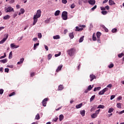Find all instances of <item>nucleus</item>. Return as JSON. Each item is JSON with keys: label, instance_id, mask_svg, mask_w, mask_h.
Segmentation results:
<instances>
[{"label": "nucleus", "instance_id": "f257e3e1", "mask_svg": "<svg viewBox=\"0 0 124 124\" xmlns=\"http://www.w3.org/2000/svg\"><path fill=\"white\" fill-rule=\"evenodd\" d=\"M41 16V11L40 10H38L37 11V13L36 15H34L33 17V26H34L35 24L37 23V21H38V18H40Z\"/></svg>", "mask_w": 124, "mask_h": 124}, {"label": "nucleus", "instance_id": "f03ea898", "mask_svg": "<svg viewBox=\"0 0 124 124\" xmlns=\"http://www.w3.org/2000/svg\"><path fill=\"white\" fill-rule=\"evenodd\" d=\"M76 53V48H72L67 50V53L70 57H73Z\"/></svg>", "mask_w": 124, "mask_h": 124}, {"label": "nucleus", "instance_id": "7ed1b4c3", "mask_svg": "<svg viewBox=\"0 0 124 124\" xmlns=\"http://www.w3.org/2000/svg\"><path fill=\"white\" fill-rule=\"evenodd\" d=\"M62 18L64 20H66L67 19V12L64 11L62 13Z\"/></svg>", "mask_w": 124, "mask_h": 124}, {"label": "nucleus", "instance_id": "20e7f679", "mask_svg": "<svg viewBox=\"0 0 124 124\" xmlns=\"http://www.w3.org/2000/svg\"><path fill=\"white\" fill-rule=\"evenodd\" d=\"M4 36L5 37L0 41V44H3V43H4L6 40H7V38H8V34H5Z\"/></svg>", "mask_w": 124, "mask_h": 124}, {"label": "nucleus", "instance_id": "39448f33", "mask_svg": "<svg viewBox=\"0 0 124 124\" xmlns=\"http://www.w3.org/2000/svg\"><path fill=\"white\" fill-rule=\"evenodd\" d=\"M101 36V33L100 32H97L96 33L97 41L98 43H100V36Z\"/></svg>", "mask_w": 124, "mask_h": 124}, {"label": "nucleus", "instance_id": "423d86ee", "mask_svg": "<svg viewBox=\"0 0 124 124\" xmlns=\"http://www.w3.org/2000/svg\"><path fill=\"white\" fill-rule=\"evenodd\" d=\"M107 91H108V88H105L103 90L100 91L98 93V94L100 95H102V94H104V93H106V92H107Z\"/></svg>", "mask_w": 124, "mask_h": 124}, {"label": "nucleus", "instance_id": "0eeeda50", "mask_svg": "<svg viewBox=\"0 0 124 124\" xmlns=\"http://www.w3.org/2000/svg\"><path fill=\"white\" fill-rule=\"evenodd\" d=\"M5 11L6 13L11 12L12 11L14 12V9H13V8L11 7V6H9L6 9V10H5Z\"/></svg>", "mask_w": 124, "mask_h": 124}, {"label": "nucleus", "instance_id": "6e6552de", "mask_svg": "<svg viewBox=\"0 0 124 124\" xmlns=\"http://www.w3.org/2000/svg\"><path fill=\"white\" fill-rule=\"evenodd\" d=\"M47 101H48V98H45L43 101H42V104L43 106H44V107H46V104H47Z\"/></svg>", "mask_w": 124, "mask_h": 124}, {"label": "nucleus", "instance_id": "1a4fd4ad", "mask_svg": "<svg viewBox=\"0 0 124 124\" xmlns=\"http://www.w3.org/2000/svg\"><path fill=\"white\" fill-rule=\"evenodd\" d=\"M12 49H14L15 48H19V45H15V44H11L10 45Z\"/></svg>", "mask_w": 124, "mask_h": 124}, {"label": "nucleus", "instance_id": "9d476101", "mask_svg": "<svg viewBox=\"0 0 124 124\" xmlns=\"http://www.w3.org/2000/svg\"><path fill=\"white\" fill-rule=\"evenodd\" d=\"M88 3L91 5H94V4H95V0H89Z\"/></svg>", "mask_w": 124, "mask_h": 124}, {"label": "nucleus", "instance_id": "9b49d317", "mask_svg": "<svg viewBox=\"0 0 124 124\" xmlns=\"http://www.w3.org/2000/svg\"><path fill=\"white\" fill-rule=\"evenodd\" d=\"M90 78L91 79H90L91 82H92L93 80V79H96V77H95V76L93 75H90Z\"/></svg>", "mask_w": 124, "mask_h": 124}, {"label": "nucleus", "instance_id": "f8f14e48", "mask_svg": "<svg viewBox=\"0 0 124 124\" xmlns=\"http://www.w3.org/2000/svg\"><path fill=\"white\" fill-rule=\"evenodd\" d=\"M86 113V111L85 110H82L80 111V114L81 115L82 117H84L85 116V114Z\"/></svg>", "mask_w": 124, "mask_h": 124}, {"label": "nucleus", "instance_id": "ddd939ff", "mask_svg": "<svg viewBox=\"0 0 124 124\" xmlns=\"http://www.w3.org/2000/svg\"><path fill=\"white\" fill-rule=\"evenodd\" d=\"M76 31H83V28H80L79 27L77 26L76 27Z\"/></svg>", "mask_w": 124, "mask_h": 124}, {"label": "nucleus", "instance_id": "4468645a", "mask_svg": "<svg viewBox=\"0 0 124 124\" xmlns=\"http://www.w3.org/2000/svg\"><path fill=\"white\" fill-rule=\"evenodd\" d=\"M69 36L70 39H73L74 38V33L73 32H71L69 34Z\"/></svg>", "mask_w": 124, "mask_h": 124}, {"label": "nucleus", "instance_id": "2eb2a0df", "mask_svg": "<svg viewBox=\"0 0 124 124\" xmlns=\"http://www.w3.org/2000/svg\"><path fill=\"white\" fill-rule=\"evenodd\" d=\"M62 68V65H60L59 66H58L57 69H56V72H59V71H61Z\"/></svg>", "mask_w": 124, "mask_h": 124}, {"label": "nucleus", "instance_id": "dca6fc26", "mask_svg": "<svg viewBox=\"0 0 124 124\" xmlns=\"http://www.w3.org/2000/svg\"><path fill=\"white\" fill-rule=\"evenodd\" d=\"M0 62H1L2 63H6L7 62V59H5L3 60H0Z\"/></svg>", "mask_w": 124, "mask_h": 124}, {"label": "nucleus", "instance_id": "f3484780", "mask_svg": "<svg viewBox=\"0 0 124 124\" xmlns=\"http://www.w3.org/2000/svg\"><path fill=\"white\" fill-rule=\"evenodd\" d=\"M108 2L109 5H113L114 4H116V3L114 2L112 0H109Z\"/></svg>", "mask_w": 124, "mask_h": 124}, {"label": "nucleus", "instance_id": "a211bd4d", "mask_svg": "<svg viewBox=\"0 0 124 124\" xmlns=\"http://www.w3.org/2000/svg\"><path fill=\"white\" fill-rule=\"evenodd\" d=\"M104 108H105V106L102 105H100L97 107V109H104Z\"/></svg>", "mask_w": 124, "mask_h": 124}, {"label": "nucleus", "instance_id": "6ab92c4d", "mask_svg": "<svg viewBox=\"0 0 124 124\" xmlns=\"http://www.w3.org/2000/svg\"><path fill=\"white\" fill-rule=\"evenodd\" d=\"M60 13H61V11L57 10L55 12L54 15L55 16H59V15H60Z\"/></svg>", "mask_w": 124, "mask_h": 124}, {"label": "nucleus", "instance_id": "aec40b11", "mask_svg": "<svg viewBox=\"0 0 124 124\" xmlns=\"http://www.w3.org/2000/svg\"><path fill=\"white\" fill-rule=\"evenodd\" d=\"M53 39H60L61 38V36L59 35H56L53 37Z\"/></svg>", "mask_w": 124, "mask_h": 124}, {"label": "nucleus", "instance_id": "412c9836", "mask_svg": "<svg viewBox=\"0 0 124 124\" xmlns=\"http://www.w3.org/2000/svg\"><path fill=\"white\" fill-rule=\"evenodd\" d=\"M10 18V16L7 15L6 16H4L3 17V19L4 20H8Z\"/></svg>", "mask_w": 124, "mask_h": 124}, {"label": "nucleus", "instance_id": "4be33fe9", "mask_svg": "<svg viewBox=\"0 0 124 124\" xmlns=\"http://www.w3.org/2000/svg\"><path fill=\"white\" fill-rule=\"evenodd\" d=\"M82 105H83V104L80 103L78 105H76V108H77V109H79V108H81V107H82Z\"/></svg>", "mask_w": 124, "mask_h": 124}, {"label": "nucleus", "instance_id": "5701e85b", "mask_svg": "<svg viewBox=\"0 0 124 124\" xmlns=\"http://www.w3.org/2000/svg\"><path fill=\"white\" fill-rule=\"evenodd\" d=\"M93 41H96V40H97V39H96V36H95V33H93Z\"/></svg>", "mask_w": 124, "mask_h": 124}, {"label": "nucleus", "instance_id": "b1692460", "mask_svg": "<svg viewBox=\"0 0 124 124\" xmlns=\"http://www.w3.org/2000/svg\"><path fill=\"white\" fill-rule=\"evenodd\" d=\"M117 108H119V109H121L122 108V104H121L120 103H117Z\"/></svg>", "mask_w": 124, "mask_h": 124}, {"label": "nucleus", "instance_id": "393cba45", "mask_svg": "<svg viewBox=\"0 0 124 124\" xmlns=\"http://www.w3.org/2000/svg\"><path fill=\"white\" fill-rule=\"evenodd\" d=\"M64 116L62 114H61L59 116V120L60 122H62V119H63Z\"/></svg>", "mask_w": 124, "mask_h": 124}, {"label": "nucleus", "instance_id": "a878e982", "mask_svg": "<svg viewBox=\"0 0 124 124\" xmlns=\"http://www.w3.org/2000/svg\"><path fill=\"white\" fill-rule=\"evenodd\" d=\"M39 46V43H36L34 44L33 50H36V46Z\"/></svg>", "mask_w": 124, "mask_h": 124}, {"label": "nucleus", "instance_id": "bb28decb", "mask_svg": "<svg viewBox=\"0 0 124 124\" xmlns=\"http://www.w3.org/2000/svg\"><path fill=\"white\" fill-rule=\"evenodd\" d=\"M96 117H97V115H96V114L95 113H93L91 115V117L92 118V119H95Z\"/></svg>", "mask_w": 124, "mask_h": 124}, {"label": "nucleus", "instance_id": "cd10ccee", "mask_svg": "<svg viewBox=\"0 0 124 124\" xmlns=\"http://www.w3.org/2000/svg\"><path fill=\"white\" fill-rule=\"evenodd\" d=\"M101 27H103V29H104L106 32H108V29L106 28V27H105V26L102 25Z\"/></svg>", "mask_w": 124, "mask_h": 124}, {"label": "nucleus", "instance_id": "c85d7f7f", "mask_svg": "<svg viewBox=\"0 0 124 124\" xmlns=\"http://www.w3.org/2000/svg\"><path fill=\"white\" fill-rule=\"evenodd\" d=\"M93 85H89L88 86V88L87 89L88 91H91V90H92V89H93Z\"/></svg>", "mask_w": 124, "mask_h": 124}, {"label": "nucleus", "instance_id": "c756f323", "mask_svg": "<svg viewBox=\"0 0 124 124\" xmlns=\"http://www.w3.org/2000/svg\"><path fill=\"white\" fill-rule=\"evenodd\" d=\"M6 53L4 52V56L0 57V60H1V59H4V58H6Z\"/></svg>", "mask_w": 124, "mask_h": 124}, {"label": "nucleus", "instance_id": "7c9ffc66", "mask_svg": "<svg viewBox=\"0 0 124 124\" xmlns=\"http://www.w3.org/2000/svg\"><path fill=\"white\" fill-rule=\"evenodd\" d=\"M114 111V108H112L108 109V113H112Z\"/></svg>", "mask_w": 124, "mask_h": 124}, {"label": "nucleus", "instance_id": "2f4dec72", "mask_svg": "<svg viewBox=\"0 0 124 124\" xmlns=\"http://www.w3.org/2000/svg\"><path fill=\"white\" fill-rule=\"evenodd\" d=\"M83 40H84V36L81 37L79 40V43H81V42H83Z\"/></svg>", "mask_w": 124, "mask_h": 124}, {"label": "nucleus", "instance_id": "473e14b6", "mask_svg": "<svg viewBox=\"0 0 124 124\" xmlns=\"http://www.w3.org/2000/svg\"><path fill=\"white\" fill-rule=\"evenodd\" d=\"M39 119H40V116H39V114L38 113L35 116V119L38 120Z\"/></svg>", "mask_w": 124, "mask_h": 124}, {"label": "nucleus", "instance_id": "72a5a7b5", "mask_svg": "<svg viewBox=\"0 0 124 124\" xmlns=\"http://www.w3.org/2000/svg\"><path fill=\"white\" fill-rule=\"evenodd\" d=\"M63 89V86L62 85H59V91H62V90Z\"/></svg>", "mask_w": 124, "mask_h": 124}, {"label": "nucleus", "instance_id": "f704fd0d", "mask_svg": "<svg viewBox=\"0 0 124 124\" xmlns=\"http://www.w3.org/2000/svg\"><path fill=\"white\" fill-rule=\"evenodd\" d=\"M38 38H42V34H41V33H38Z\"/></svg>", "mask_w": 124, "mask_h": 124}, {"label": "nucleus", "instance_id": "c9c22d12", "mask_svg": "<svg viewBox=\"0 0 124 124\" xmlns=\"http://www.w3.org/2000/svg\"><path fill=\"white\" fill-rule=\"evenodd\" d=\"M48 60H50L51 59H52V54H49L47 56Z\"/></svg>", "mask_w": 124, "mask_h": 124}, {"label": "nucleus", "instance_id": "e433bc0d", "mask_svg": "<svg viewBox=\"0 0 124 124\" xmlns=\"http://www.w3.org/2000/svg\"><path fill=\"white\" fill-rule=\"evenodd\" d=\"M102 14H103V15H106V14H107L108 12L106 11H103L101 12Z\"/></svg>", "mask_w": 124, "mask_h": 124}, {"label": "nucleus", "instance_id": "4c0bfd02", "mask_svg": "<svg viewBox=\"0 0 124 124\" xmlns=\"http://www.w3.org/2000/svg\"><path fill=\"white\" fill-rule=\"evenodd\" d=\"M12 51H11L9 54V59L10 60V59H12Z\"/></svg>", "mask_w": 124, "mask_h": 124}, {"label": "nucleus", "instance_id": "58836bf2", "mask_svg": "<svg viewBox=\"0 0 124 124\" xmlns=\"http://www.w3.org/2000/svg\"><path fill=\"white\" fill-rule=\"evenodd\" d=\"M20 12L22 14H24V13H25V10L23 8H21L20 10Z\"/></svg>", "mask_w": 124, "mask_h": 124}, {"label": "nucleus", "instance_id": "ea45409f", "mask_svg": "<svg viewBox=\"0 0 124 124\" xmlns=\"http://www.w3.org/2000/svg\"><path fill=\"white\" fill-rule=\"evenodd\" d=\"M61 54H62V52H61V51H60L58 54L55 55V57H60V56H61Z\"/></svg>", "mask_w": 124, "mask_h": 124}, {"label": "nucleus", "instance_id": "a19ab883", "mask_svg": "<svg viewBox=\"0 0 124 124\" xmlns=\"http://www.w3.org/2000/svg\"><path fill=\"white\" fill-rule=\"evenodd\" d=\"M94 97H95V95H93L92 96V97L90 98V102H92L93 99H94Z\"/></svg>", "mask_w": 124, "mask_h": 124}, {"label": "nucleus", "instance_id": "79ce46f5", "mask_svg": "<svg viewBox=\"0 0 124 124\" xmlns=\"http://www.w3.org/2000/svg\"><path fill=\"white\" fill-rule=\"evenodd\" d=\"M109 68H112V67H114V64L111 63L108 65Z\"/></svg>", "mask_w": 124, "mask_h": 124}, {"label": "nucleus", "instance_id": "37998d69", "mask_svg": "<svg viewBox=\"0 0 124 124\" xmlns=\"http://www.w3.org/2000/svg\"><path fill=\"white\" fill-rule=\"evenodd\" d=\"M116 113H118V114L119 115H122V114H124V110L121 111H120V112H118V111H117Z\"/></svg>", "mask_w": 124, "mask_h": 124}, {"label": "nucleus", "instance_id": "c03bdc74", "mask_svg": "<svg viewBox=\"0 0 124 124\" xmlns=\"http://www.w3.org/2000/svg\"><path fill=\"white\" fill-rule=\"evenodd\" d=\"M99 112H100V109L96 110L95 114L97 115L98 114H99Z\"/></svg>", "mask_w": 124, "mask_h": 124}, {"label": "nucleus", "instance_id": "a18cd8bd", "mask_svg": "<svg viewBox=\"0 0 124 124\" xmlns=\"http://www.w3.org/2000/svg\"><path fill=\"white\" fill-rule=\"evenodd\" d=\"M96 7H97V6H96V5H95V6H93V7L91 10L93 11L95 9H96Z\"/></svg>", "mask_w": 124, "mask_h": 124}, {"label": "nucleus", "instance_id": "49530a36", "mask_svg": "<svg viewBox=\"0 0 124 124\" xmlns=\"http://www.w3.org/2000/svg\"><path fill=\"white\" fill-rule=\"evenodd\" d=\"M7 67H9L10 68H13L14 66L13 65H7Z\"/></svg>", "mask_w": 124, "mask_h": 124}, {"label": "nucleus", "instance_id": "de8ad7c7", "mask_svg": "<svg viewBox=\"0 0 124 124\" xmlns=\"http://www.w3.org/2000/svg\"><path fill=\"white\" fill-rule=\"evenodd\" d=\"M114 97H116V95H112L111 96H110V100H112V99H114Z\"/></svg>", "mask_w": 124, "mask_h": 124}, {"label": "nucleus", "instance_id": "09e8293b", "mask_svg": "<svg viewBox=\"0 0 124 124\" xmlns=\"http://www.w3.org/2000/svg\"><path fill=\"white\" fill-rule=\"evenodd\" d=\"M95 107H93L91 109L90 111L91 112H93V111H94V110H95Z\"/></svg>", "mask_w": 124, "mask_h": 124}, {"label": "nucleus", "instance_id": "8fccbe9b", "mask_svg": "<svg viewBox=\"0 0 124 124\" xmlns=\"http://www.w3.org/2000/svg\"><path fill=\"white\" fill-rule=\"evenodd\" d=\"M62 2L64 3V4H65L67 3V0H62Z\"/></svg>", "mask_w": 124, "mask_h": 124}, {"label": "nucleus", "instance_id": "3c124183", "mask_svg": "<svg viewBox=\"0 0 124 124\" xmlns=\"http://www.w3.org/2000/svg\"><path fill=\"white\" fill-rule=\"evenodd\" d=\"M112 32H117V29L114 28L112 30Z\"/></svg>", "mask_w": 124, "mask_h": 124}, {"label": "nucleus", "instance_id": "603ef678", "mask_svg": "<svg viewBox=\"0 0 124 124\" xmlns=\"http://www.w3.org/2000/svg\"><path fill=\"white\" fill-rule=\"evenodd\" d=\"M23 36L21 37H19L17 38V40H18V41H21V40H22V39H23Z\"/></svg>", "mask_w": 124, "mask_h": 124}, {"label": "nucleus", "instance_id": "864d4df0", "mask_svg": "<svg viewBox=\"0 0 124 124\" xmlns=\"http://www.w3.org/2000/svg\"><path fill=\"white\" fill-rule=\"evenodd\" d=\"M124 56V54L121 53L118 54V58H122Z\"/></svg>", "mask_w": 124, "mask_h": 124}, {"label": "nucleus", "instance_id": "5fc2aeb1", "mask_svg": "<svg viewBox=\"0 0 124 124\" xmlns=\"http://www.w3.org/2000/svg\"><path fill=\"white\" fill-rule=\"evenodd\" d=\"M15 92H13L12 93H10L9 95V96H12L13 95H15Z\"/></svg>", "mask_w": 124, "mask_h": 124}, {"label": "nucleus", "instance_id": "6e6d98bb", "mask_svg": "<svg viewBox=\"0 0 124 124\" xmlns=\"http://www.w3.org/2000/svg\"><path fill=\"white\" fill-rule=\"evenodd\" d=\"M107 88H109V89H111L112 88V85L111 84H108L107 86Z\"/></svg>", "mask_w": 124, "mask_h": 124}, {"label": "nucleus", "instance_id": "4d7b16f0", "mask_svg": "<svg viewBox=\"0 0 124 124\" xmlns=\"http://www.w3.org/2000/svg\"><path fill=\"white\" fill-rule=\"evenodd\" d=\"M25 59H24V58H22L21 59H20V61L21 62V63H22V62H24Z\"/></svg>", "mask_w": 124, "mask_h": 124}, {"label": "nucleus", "instance_id": "13d9d810", "mask_svg": "<svg viewBox=\"0 0 124 124\" xmlns=\"http://www.w3.org/2000/svg\"><path fill=\"white\" fill-rule=\"evenodd\" d=\"M44 46L46 51H48L49 50V48L48 47V46L46 45H44Z\"/></svg>", "mask_w": 124, "mask_h": 124}, {"label": "nucleus", "instance_id": "bf43d9fd", "mask_svg": "<svg viewBox=\"0 0 124 124\" xmlns=\"http://www.w3.org/2000/svg\"><path fill=\"white\" fill-rule=\"evenodd\" d=\"M75 7V4L74 3H73L72 5H71V8L73 9Z\"/></svg>", "mask_w": 124, "mask_h": 124}, {"label": "nucleus", "instance_id": "052dcab7", "mask_svg": "<svg viewBox=\"0 0 124 124\" xmlns=\"http://www.w3.org/2000/svg\"><path fill=\"white\" fill-rule=\"evenodd\" d=\"M5 72H7V73H8V72H9V69L5 68Z\"/></svg>", "mask_w": 124, "mask_h": 124}, {"label": "nucleus", "instance_id": "680f3d73", "mask_svg": "<svg viewBox=\"0 0 124 124\" xmlns=\"http://www.w3.org/2000/svg\"><path fill=\"white\" fill-rule=\"evenodd\" d=\"M122 99H123V97H122V96H119V97L117 98V100H122Z\"/></svg>", "mask_w": 124, "mask_h": 124}, {"label": "nucleus", "instance_id": "e2e57ef3", "mask_svg": "<svg viewBox=\"0 0 124 124\" xmlns=\"http://www.w3.org/2000/svg\"><path fill=\"white\" fill-rule=\"evenodd\" d=\"M79 27H80V28H86V25H79Z\"/></svg>", "mask_w": 124, "mask_h": 124}, {"label": "nucleus", "instance_id": "0e129e2a", "mask_svg": "<svg viewBox=\"0 0 124 124\" xmlns=\"http://www.w3.org/2000/svg\"><path fill=\"white\" fill-rule=\"evenodd\" d=\"M3 93V89H0V94Z\"/></svg>", "mask_w": 124, "mask_h": 124}, {"label": "nucleus", "instance_id": "69168bd1", "mask_svg": "<svg viewBox=\"0 0 124 124\" xmlns=\"http://www.w3.org/2000/svg\"><path fill=\"white\" fill-rule=\"evenodd\" d=\"M33 41H35L36 42L37 41V40H38V39H37V38H34L32 39Z\"/></svg>", "mask_w": 124, "mask_h": 124}, {"label": "nucleus", "instance_id": "338daca9", "mask_svg": "<svg viewBox=\"0 0 124 124\" xmlns=\"http://www.w3.org/2000/svg\"><path fill=\"white\" fill-rule=\"evenodd\" d=\"M58 119H59L58 117H55L54 119H53V122H56V121H58Z\"/></svg>", "mask_w": 124, "mask_h": 124}, {"label": "nucleus", "instance_id": "774afa93", "mask_svg": "<svg viewBox=\"0 0 124 124\" xmlns=\"http://www.w3.org/2000/svg\"><path fill=\"white\" fill-rule=\"evenodd\" d=\"M100 8H101V10H102V11H104V10H106L105 7L104 8V7H101Z\"/></svg>", "mask_w": 124, "mask_h": 124}]
</instances>
